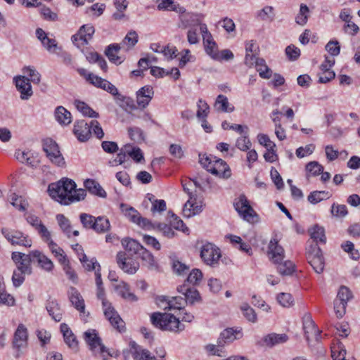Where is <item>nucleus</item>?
I'll use <instances>...</instances> for the list:
<instances>
[{
	"label": "nucleus",
	"instance_id": "obj_1",
	"mask_svg": "<svg viewBox=\"0 0 360 360\" xmlns=\"http://www.w3.org/2000/svg\"><path fill=\"white\" fill-rule=\"evenodd\" d=\"M76 188L75 182L68 178H63L56 183L49 184V195L55 200L63 205H69L68 198Z\"/></svg>",
	"mask_w": 360,
	"mask_h": 360
},
{
	"label": "nucleus",
	"instance_id": "obj_2",
	"mask_svg": "<svg viewBox=\"0 0 360 360\" xmlns=\"http://www.w3.org/2000/svg\"><path fill=\"white\" fill-rule=\"evenodd\" d=\"M152 324L162 330L179 333L184 330V325L172 314L155 312L150 316Z\"/></svg>",
	"mask_w": 360,
	"mask_h": 360
},
{
	"label": "nucleus",
	"instance_id": "obj_3",
	"mask_svg": "<svg viewBox=\"0 0 360 360\" xmlns=\"http://www.w3.org/2000/svg\"><path fill=\"white\" fill-rule=\"evenodd\" d=\"M97 297L98 299L102 300V304L104 310L105 316L109 320L111 325L118 330L120 332L124 328V322L120 318V315L115 311L114 307H112L111 303H110L105 298V292L103 286L101 288H97Z\"/></svg>",
	"mask_w": 360,
	"mask_h": 360
},
{
	"label": "nucleus",
	"instance_id": "obj_4",
	"mask_svg": "<svg viewBox=\"0 0 360 360\" xmlns=\"http://www.w3.org/2000/svg\"><path fill=\"white\" fill-rule=\"evenodd\" d=\"M43 150L49 160L55 165L60 167L65 166V159L61 154L58 144L51 139H46L43 141Z\"/></svg>",
	"mask_w": 360,
	"mask_h": 360
},
{
	"label": "nucleus",
	"instance_id": "obj_5",
	"mask_svg": "<svg viewBox=\"0 0 360 360\" xmlns=\"http://www.w3.org/2000/svg\"><path fill=\"white\" fill-rule=\"evenodd\" d=\"M307 258L315 272L321 274L323 271L324 259L318 244H313L309 246L307 252Z\"/></svg>",
	"mask_w": 360,
	"mask_h": 360
},
{
	"label": "nucleus",
	"instance_id": "obj_6",
	"mask_svg": "<svg viewBox=\"0 0 360 360\" xmlns=\"http://www.w3.org/2000/svg\"><path fill=\"white\" fill-rule=\"evenodd\" d=\"M221 256L219 248L212 243H207L201 248L200 257L207 265L212 266L217 265Z\"/></svg>",
	"mask_w": 360,
	"mask_h": 360
},
{
	"label": "nucleus",
	"instance_id": "obj_7",
	"mask_svg": "<svg viewBox=\"0 0 360 360\" xmlns=\"http://www.w3.org/2000/svg\"><path fill=\"white\" fill-rule=\"evenodd\" d=\"M234 207L239 215L249 222L253 221L254 217H257L245 195L239 196L234 202Z\"/></svg>",
	"mask_w": 360,
	"mask_h": 360
},
{
	"label": "nucleus",
	"instance_id": "obj_8",
	"mask_svg": "<svg viewBox=\"0 0 360 360\" xmlns=\"http://www.w3.org/2000/svg\"><path fill=\"white\" fill-rule=\"evenodd\" d=\"M95 32L94 26L91 24L82 25L78 32L72 37V42L77 47L81 48L88 44Z\"/></svg>",
	"mask_w": 360,
	"mask_h": 360
},
{
	"label": "nucleus",
	"instance_id": "obj_9",
	"mask_svg": "<svg viewBox=\"0 0 360 360\" xmlns=\"http://www.w3.org/2000/svg\"><path fill=\"white\" fill-rule=\"evenodd\" d=\"M4 236L9 241L12 245H23L25 247H31L32 240L29 238L27 236H25L23 233L16 231L10 230L6 228H4L1 230Z\"/></svg>",
	"mask_w": 360,
	"mask_h": 360
},
{
	"label": "nucleus",
	"instance_id": "obj_10",
	"mask_svg": "<svg viewBox=\"0 0 360 360\" xmlns=\"http://www.w3.org/2000/svg\"><path fill=\"white\" fill-rule=\"evenodd\" d=\"M85 342L92 351L99 350L101 353L106 351L105 347L101 343V339L98 337L97 331L94 329H89L84 333Z\"/></svg>",
	"mask_w": 360,
	"mask_h": 360
},
{
	"label": "nucleus",
	"instance_id": "obj_11",
	"mask_svg": "<svg viewBox=\"0 0 360 360\" xmlns=\"http://www.w3.org/2000/svg\"><path fill=\"white\" fill-rule=\"evenodd\" d=\"M13 82L18 91L20 93L21 99L27 100L32 96L33 92L28 78L18 75L13 78Z\"/></svg>",
	"mask_w": 360,
	"mask_h": 360
},
{
	"label": "nucleus",
	"instance_id": "obj_12",
	"mask_svg": "<svg viewBox=\"0 0 360 360\" xmlns=\"http://www.w3.org/2000/svg\"><path fill=\"white\" fill-rule=\"evenodd\" d=\"M303 330L304 331V336L307 341L310 339V335L314 334L316 340H319L321 331L316 327L314 321L312 320L311 316L309 314H305L302 318Z\"/></svg>",
	"mask_w": 360,
	"mask_h": 360
},
{
	"label": "nucleus",
	"instance_id": "obj_13",
	"mask_svg": "<svg viewBox=\"0 0 360 360\" xmlns=\"http://www.w3.org/2000/svg\"><path fill=\"white\" fill-rule=\"evenodd\" d=\"M268 255L273 263H279L285 257V251L276 239H271L268 247Z\"/></svg>",
	"mask_w": 360,
	"mask_h": 360
},
{
	"label": "nucleus",
	"instance_id": "obj_14",
	"mask_svg": "<svg viewBox=\"0 0 360 360\" xmlns=\"http://www.w3.org/2000/svg\"><path fill=\"white\" fill-rule=\"evenodd\" d=\"M73 131L79 141H86L91 134L90 124L84 120L77 121L75 123Z\"/></svg>",
	"mask_w": 360,
	"mask_h": 360
},
{
	"label": "nucleus",
	"instance_id": "obj_15",
	"mask_svg": "<svg viewBox=\"0 0 360 360\" xmlns=\"http://www.w3.org/2000/svg\"><path fill=\"white\" fill-rule=\"evenodd\" d=\"M153 95L154 91L151 86H143L136 92L137 104L143 108H146L150 102Z\"/></svg>",
	"mask_w": 360,
	"mask_h": 360
},
{
	"label": "nucleus",
	"instance_id": "obj_16",
	"mask_svg": "<svg viewBox=\"0 0 360 360\" xmlns=\"http://www.w3.org/2000/svg\"><path fill=\"white\" fill-rule=\"evenodd\" d=\"M210 172L224 179L229 178L231 174L229 165L221 159L214 160V165L210 169Z\"/></svg>",
	"mask_w": 360,
	"mask_h": 360
},
{
	"label": "nucleus",
	"instance_id": "obj_17",
	"mask_svg": "<svg viewBox=\"0 0 360 360\" xmlns=\"http://www.w3.org/2000/svg\"><path fill=\"white\" fill-rule=\"evenodd\" d=\"M27 330L23 324H19L15 333L13 340V347L20 349L27 345Z\"/></svg>",
	"mask_w": 360,
	"mask_h": 360
},
{
	"label": "nucleus",
	"instance_id": "obj_18",
	"mask_svg": "<svg viewBox=\"0 0 360 360\" xmlns=\"http://www.w3.org/2000/svg\"><path fill=\"white\" fill-rule=\"evenodd\" d=\"M161 300L165 302V310H180L186 304V300L181 296L169 297L167 296H162Z\"/></svg>",
	"mask_w": 360,
	"mask_h": 360
},
{
	"label": "nucleus",
	"instance_id": "obj_19",
	"mask_svg": "<svg viewBox=\"0 0 360 360\" xmlns=\"http://www.w3.org/2000/svg\"><path fill=\"white\" fill-rule=\"evenodd\" d=\"M32 261L37 262L39 266L46 271H51L53 269V263L46 255L38 250L31 252Z\"/></svg>",
	"mask_w": 360,
	"mask_h": 360
},
{
	"label": "nucleus",
	"instance_id": "obj_20",
	"mask_svg": "<svg viewBox=\"0 0 360 360\" xmlns=\"http://www.w3.org/2000/svg\"><path fill=\"white\" fill-rule=\"evenodd\" d=\"M69 299L72 305L78 310L80 313H85V304L84 301L78 292V290L73 287H71L68 291Z\"/></svg>",
	"mask_w": 360,
	"mask_h": 360
},
{
	"label": "nucleus",
	"instance_id": "obj_21",
	"mask_svg": "<svg viewBox=\"0 0 360 360\" xmlns=\"http://www.w3.org/2000/svg\"><path fill=\"white\" fill-rule=\"evenodd\" d=\"M117 262L119 266L126 273L134 274L139 269L137 263L126 262L125 253L120 252L117 255Z\"/></svg>",
	"mask_w": 360,
	"mask_h": 360
},
{
	"label": "nucleus",
	"instance_id": "obj_22",
	"mask_svg": "<svg viewBox=\"0 0 360 360\" xmlns=\"http://www.w3.org/2000/svg\"><path fill=\"white\" fill-rule=\"evenodd\" d=\"M60 330L63 335L64 341L71 349H76L78 346V341L75 335L69 328L67 324L62 323L60 325Z\"/></svg>",
	"mask_w": 360,
	"mask_h": 360
},
{
	"label": "nucleus",
	"instance_id": "obj_23",
	"mask_svg": "<svg viewBox=\"0 0 360 360\" xmlns=\"http://www.w3.org/2000/svg\"><path fill=\"white\" fill-rule=\"evenodd\" d=\"M202 211V205L197 203V197L195 199H188L183 208V214L185 217H191L200 213Z\"/></svg>",
	"mask_w": 360,
	"mask_h": 360
},
{
	"label": "nucleus",
	"instance_id": "obj_24",
	"mask_svg": "<svg viewBox=\"0 0 360 360\" xmlns=\"http://www.w3.org/2000/svg\"><path fill=\"white\" fill-rule=\"evenodd\" d=\"M84 186L86 191L91 194L96 195L98 197L105 198L106 193L101 187V186L95 180L88 179L84 181Z\"/></svg>",
	"mask_w": 360,
	"mask_h": 360
},
{
	"label": "nucleus",
	"instance_id": "obj_25",
	"mask_svg": "<svg viewBox=\"0 0 360 360\" xmlns=\"http://www.w3.org/2000/svg\"><path fill=\"white\" fill-rule=\"evenodd\" d=\"M288 337L286 334L271 333L266 335L263 340L264 345L268 347H274V345L286 342Z\"/></svg>",
	"mask_w": 360,
	"mask_h": 360
},
{
	"label": "nucleus",
	"instance_id": "obj_26",
	"mask_svg": "<svg viewBox=\"0 0 360 360\" xmlns=\"http://www.w3.org/2000/svg\"><path fill=\"white\" fill-rule=\"evenodd\" d=\"M46 310L52 319L59 322L62 319V311L55 300L49 299L46 306Z\"/></svg>",
	"mask_w": 360,
	"mask_h": 360
},
{
	"label": "nucleus",
	"instance_id": "obj_27",
	"mask_svg": "<svg viewBox=\"0 0 360 360\" xmlns=\"http://www.w3.org/2000/svg\"><path fill=\"white\" fill-rule=\"evenodd\" d=\"M117 292L124 299L134 302L137 300L136 296L130 292L129 286L127 283L122 281L115 287Z\"/></svg>",
	"mask_w": 360,
	"mask_h": 360
},
{
	"label": "nucleus",
	"instance_id": "obj_28",
	"mask_svg": "<svg viewBox=\"0 0 360 360\" xmlns=\"http://www.w3.org/2000/svg\"><path fill=\"white\" fill-rule=\"evenodd\" d=\"M56 120L63 125H68L72 122L71 113L63 106H58L55 110Z\"/></svg>",
	"mask_w": 360,
	"mask_h": 360
},
{
	"label": "nucleus",
	"instance_id": "obj_29",
	"mask_svg": "<svg viewBox=\"0 0 360 360\" xmlns=\"http://www.w3.org/2000/svg\"><path fill=\"white\" fill-rule=\"evenodd\" d=\"M122 245L124 249L131 255H139L143 248L138 241L129 238L122 239Z\"/></svg>",
	"mask_w": 360,
	"mask_h": 360
},
{
	"label": "nucleus",
	"instance_id": "obj_30",
	"mask_svg": "<svg viewBox=\"0 0 360 360\" xmlns=\"http://www.w3.org/2000/svg\"><path fill=\"white\" fill-rule=\"evenodd\" d=\"M120 49L121 46L118 44H110L106 48L105 53L110 61L115 64H120L122 63L120 57L117 56Z\"/></svg>",
	"mask_w": 360,
	"mask_h": 360
},
{
	"label": "nucleus",
	"instance_id": "obj_31",
	"mask_svg": "<svg viewBox=\"0 0 360 360\" xmlns=\"http://www.w3.org/2000/svg\"><path fill=\"white\" fill-rule=\"evenodd\" d=\"M206 53L214 60L219 59V53L217 51L216 43L212 38H205L203 40Z\"/></svg>",
	"mask_w": 360,
	"mask_h": 360
},
{
	"label": "nucleus",
	"instance_id": "obj_32",
	"mask_svg": "<svg viewBox=\"0 0 360 360\" xmlns=\"http://www.w3.org/2000/svg\"><path fill=\"white\" fill-rule=\"evenodd\" d=\"M275 264H277L278 271L283 276L291 275L295 271V265L290 260L281 261Z\"/></svg>",
	"mask_w": 360,
	"mask_h": 360
},
{
	"label": "nucleus",
	"instance_id": "obj_33",
	"mask_svg": "<svg viewBox=\"0 0 360 360\" xmlns=\"http://www.w3.org/2000/svg\"><path fill=\"white\" fill-rule=\"evenodd\" d=\"M56 220L61 231L68 237L70 238L72 233V226L70 221L63 214L56 215Z\"/></svg>",
	"mask_w": 360,
	"mask_h": 360
},
{
	"label": "nucleus",
	"instance_id": "obj_34",
	"mask_svg": "<svg viewBox=\"0 0 360 360\" xmlns=\"http://www.w3.org/2000/svg\"><path fill=\"white\" fill-rule=\"evenodd\" d=\"M120 209L124 214L133 223H136L139 219H140L141 214L134 207H130L126 204L122 203L120 205Z\"/></svg>",
	"mask_w": 360,
	"mask_h": 360
},
{
	"label": "nucleus",
	"instance_id": "obj_35",
	"mask_svg": "<svg viewBox=\"0 0 360 360\" xmlns=\"http://www.w3.org/2000/svg\"><path fill=\"white\" fill-rule=\"evenodd\" d=\"M110 224L105 217H98L95 220V225L93 230L98 233H105L110 230Z\"/></svg>",
	"mask_w": 360,
	"mask_h": 360
},
{
	"label": "nucleus",
	"instance_id": "obj_36",
	"mask_svg": "<svg viewBox=\"0 0 360 360\" xmlns=\"http://www.w3.org/2000/svg\"><path fill=\"white\" fill-rule=\"evenodd\" d=\"M255 67L262 78L269 79L271 77L272 71L266 65V62L263 58H257Z\"/></svg>",
	"mask_w": 360,
	"mask_h": 360
},
{
	"label": "nucleus",
	"instance_id": "obj_37",
	"mask_svg": "<svg viewBox=\"0 0 360 360\" xmlns=\"http://www.w3.org/2000/svg\"><path fill=\"white\" fill-rule=\"evenodd\" d=\"M173 271L179 276L186 274L189 271V266L181 262L175 257H170Z\"/></svg>",
	"mask_w": 360,
	"mask_h": 360
},
{
	"label": "nucleus",
	"instance_id": "obj_38",
	"mask_svg": "<svg viewBox=\"0 0 360 360\" xmlns=\"http://www.w3.org/2000/svg\"><path fill=\"white\" fill-rule=\"evenodd\" d=\"M215 108L222 112H233L234 107H229V103L226 96L220 94L217 96L215 104Z\"/></svg>",
	"mask_w": 360,
	"mask_h": 360
},
{
	"label": "nucleus",
	"instance_id": "obj_39",
	"mask_svg": "<svg viewBox=\"0 0 360 360\" xmlns=\"http://www.w3.org/2000/svg\"><path fill=\"white\" fill-rule=\"evenodd\" d=\"M75 105L77 109L84 116L89 117H98V113L91 108L86 103L80 101H75Z\"/></svg>",
	"mask_w": 360,
	"mask_h": 360
},
{
	"label": "nucleus",
	"instance_id": "obj_40",
	"mask_svg": "<svg viewBox=\"0 0 360 360\" xmlns=\"http://www.w3.org/2000/svg\"><path fill=\"white\" fill-rule=\"evenodd\" d=\"M51 252L58 258V260L61 264H65L67 262V257L64 255V251L62 248L53 241V240L46 243Z\"/></svg>",
	"mask_w": 360,
	"mask_h": 360
},
{
	"label": "nucleus",
	"instance_id": "obj_41",
	"mask_svg": "<svg viewBox=\"0 0 360 360\" xmlns=\"http://www.w3.org/2000/svg\"><path fill=\"white\" fill-rule=\"evenodd\" d=\"M77 71L79 74L81 76L84 77L88 82H89L96 87H99L100 83L101 82L103 78L96 75H94L93 73L88 72L87 70L84 68L78 69Z\"/></svg>",
	"mask_w": 360,
	"mask_h": 360
},
{
	"label": "nucleus",
	"instance_id": "obj_42",
	"mask_svg": "<svg viewBox=\"0 0 360 360\" xmlns=\"http://www.w3.org/2000/svg\"><path fill=\"white\" fill-rule=\"evenodd\" d=\"M79 260L82 263L83 266L87 271L96 270L101 269L100 264L97 262L96 258H91L89 259L84 253H82V256L79 257Z\"/></svg>",
	"mask_w": 360,
	"mask_h": 360
},
{
	"label": "nucleus",
	"instance_id": "obj_43",
	"mask_svg": "<svg viewBox=\"0 0 360 360\" xmlns=\"http://www.w3.org/2000/svg\"><path fill=\"white\" fill-rule=\"evenodd\" d=\"M330 196V195L328 191H315L310 193L307 199L311 204H316L323 200L328 199Z\"/></svg>",
	"mask_w": 360,
	"mask_h": 360
},
{
	"label": "nucleus",
	"instance_id": "obj_44",
	"mask_svg": "<svg viewBox=\"0 0 360 360\" xmlns=\"http://www.w3.org/2000/svg\"><path fill=\"white\" fill-rule=\"evenodd\" d=\"M311 237L317 244L318 242L325 243L326 238L325 236L324 229L319 225H315L311 231Z\"/></svg>",
	"mask_w": 360,
	"mask_h": 360
},
{
	"label": "nucleus",
	"instance_id": "obj_45",
	"mask_svg": "<svg viewBox=\"0 0 360 360\" xmlns=\"http://www.w3.org/2000/svg\"><path fill=\"white\" fill-rule=\"evenodd\" d=\"M236 146L242 151H248L250 149L252 143L249 139L248 132L244 133V134L237 139Z\"/></svg>",
	"mask_w": 360,
	"mask_h": 360
},
{
	"label": "nucleus",
	"instance_id": "obj_46",
	"mask_svg": "<svg viewBox=\"0 0 360 360\" xmlns=\"http://www.w3.org/2000/svg\"><path fill=\"white\" fill-rule=\"evenodd\" d=\"M184 298L186 300V304L189 303L191 304H193L195 302L200 300V296L198 291L193 288H187L186 290V292H184Z\"/></svg>",
	"mask_w": 360,
	"mask_h": 360
},
{
	"label": "nucleus",
	"instance_id": "obj_47",
	"mask_svg": "<svg viewBox=\"0 0 360 360\" xmlns=\"http://www.w3.org/2000/svg\"><path fill=\"white\" fill-rule=\"evenodd\" d=\"M309 8L307 5L302 4L300 5V11L295 18V21L300 25H304L308 20Z\"/></svg>",
	"mask_w": 360,
	"mask_h": 360
},
{
	"label": "nucleus",
	"instance_id": "obj_48",
	"mask_svg": "<svg viewBox=\"0 0 360 360\" xmlns=\"http://www.w3.org/2000/svg\"><path fill=\"white\" fill-rule=\"evenodd\" d=\"M139 257L145 262V264L150 268L155 266V259L153 255L145 248H142V250L139 252Z\"/></svg>",
	"mask_w": 360,
	"mask_h": 360
},
{
	"label": "nucleus",
	"instance_id": "obj_49",
	"mask_svg": "<svg viewBox=\"0 0 360 360\" xmlns=\"http://www.w3.org/2000/svg\"><path fill=\"white\" fill-rule=\"evenodd\" d=\"M137 42L138 34L135 31L131 30L128 32L120 45L121 47L128 46V48H132Z\"/></svg>",
	"mask_w": 360,
	"mask_h": 360
},
{
	"label": "nucleus",
	"instance_id": "obj_50",
	"mask_svg": "<svg viewBox=\"0 0 360 360\" xmlns=\"http://www.w3.org/2000/svg\"><path fill=\"white\" fill-rule=\"evenodd\" d=\"M32 261V256H31V252H30V256L24 259L22 262L17 264V269L24 274H31L32 268L30 266V263Z\"/></svg>",
	"mask_w": 360,
	"mask_h": 360
},
{
	"label": "nucleus",
	"instance_id": "obj_51",
	"mask_svg": "<svg viewBox=\"0 0 360 360\" xmlns=\"http://www.w3.org/2000/svg\"><path fill=\"white\" fill-rule=\"evenodd\" d=\"M306 170L308 173L307 176L309 175L317 176L323 172V167L316 161H311L306 165Z\"/></svg>",
	"mask_w": 360,
	"mask_h": 360
},
{
	"label": "nucleus",
	"instance_id": "obj_52",
	"mask_svg": "<svg viewBox=\"0 0 360 360\" xmlns=\"http://www.w3.org/2000/svg\"><path fill=\"white\" fill-rule=\"evenodd\" d=\"M133 356L135 360H150L153 357L148 350L142 349L139 346L134 347Z\"/></svg>",
	"mask_w": 360,
	"mask_h": 360
},
{
	"label": "nucleus",
	"instance_id": "obj_53",
	"mask_svg": "<svg viewBox=\"0 0 360 360\" xmlns=\"http://www.w3.org/2000/svg\"><path fill=\"white\" fill-rule=\"evenodd\" d=\"M80 221L85 229H93L96 217L86 213L79 215Z\"/></svg>",
	"mask_w": 360,
	"mask_h": 360
},
{
	"label": "nucleus",
	"instance_id": "obj_54",
	"mask_svg": "<svg viewBox=\"0 0 360 360\" xmlns=\"http://www.w3.org/2000/svg\"><path fill=\"white\" fill-rule=\"evenodd\" d=\"M238 335H240V332L239 330H233V328L225 329L221 333V338H224L225 342L229 344L239 338L238 337Z\"/></svg>",
	"mask_w": 360,
	"mask_h": 360
},
{
	"label": "nucleus",
	"instance_id": "obj_55",
	"mask_svg": "<svg viewBox=\"0 0 360 360\" xmlns=\"http://www.w3.org/2000/svg\"><path fill=\"white\" fill-rule=\"evenodd\" d=\"M22 72L25 74H27L30 77V82L31 81L34 84H39L41 81V75L31 66L25 67L22 69Z\"/></svg>",
	"mask_w": 360,
	"mask_h": 360
},
{
	"label": "nucleus",
	"instance_id": "obj_56",
	"mask_svg": "<svg viewBox=\"0 0 360 360\" xmlns=\"http://www.w3.org/2000/svg\"><path fill=\"white\" fill-rule=\"evenodd\" d=\"M348 213L347 208L345 205H338L333 203L331 207V214L335 217H344Z\"/></svg>",
	"mask_w": 360,
	"mask_h": 360
},
{
	"label": "nucleus",
	"instance_id": "obj_57",
	"mask_svg": "<svg viewBox=\"0 0 360 360\" xmlns=\"http://www.w3.org/2000/svg\"><path fill=\"white\" fill-rule=\"evenodd\" d=\"M352 298V293L346 286H341L338 292L337 299L339 302L347 304V302Z\"/></svg>",
	"mask_w": 360,
	"mask_h": 360
},
{
	"label": "nucleus",
	"instance_id": "obj_58",
	"mask_svg": "<svg viewBox=\"0 0 360 360\" xmlns=\"http://www.w3.org/2000/svg\"><path fill=\"white\" fill-rule=\"evenodd\" d=\"M259 143L264 146L268 151L274 150L276 148V144L271 141L266 134H259L257 136Z\"/></svg>",
	"mask_w": 360,
	"mask_h": 360
},
{
	"label": "nucleus",
	"instance_id": "obj_59",
	"mask_svg": "<svg viewBox=\"0 0 360 360\" xmlns=\"http://www.w3.org/2000/svg\"><path fill=\"white\" fill-rule=\"evenodd\" d=\"M202 278V273L198 269H193L188 276L187 282L193 285H197Z\"/></svg>",
	"mask_w": 360,
	"mask_h": 360
},
{
	"label": "nucleus",
	"instance_id": "obj_60",
	"mask_svg": "<svg viewBox=\"0 0 360 360\" xmlns=\"http://www.w3.org/2000/svg\"><path fill=\"white\" fill-rule=\"evenodd\" d=\"M277 300L278 303L284 307H290L293 302L292 295L285 292L278 294L277 296Z\"/></svg>",
	"mask_w": 360,
	"mask_h": 360
},
{
	"label": "nucleus",
	"instance_id": "obj_61",
	"mask_svg": "<svg viewBox=\"0 0 360 360\" xmlns=\"http://www.w3.org/2000/svg\"><path fill=\"white\" fill-rule=\"evenodd\" d=\"M74 191V194H70L68 198L69 204L74 201H80L84 200L85 196L86 195V190L83 188L76 189V188L72 191Z\"/></svg>",
	"mask_w": 360,
	"mask_h": 360
},
{
	"label": "nucleus",
	"instance_id": "obj_62",
	"mask_svg": "<svg viewBox=\"0 0 360 360\" xmlns=\"http://www.w3.org/2000/svg\"><path fill=\"white\" fill-rule=\"evenodd\" d=\"M181 184L184 191L188 194L189 199L195 200V197H197V191H193V184L191 182V180L188 181H182Z\"/></svg>",
	"mask_w": 360,
	"mask_h": 360
},
{
	"label": "nucleus",
	"instance_id": "obj_63",
	"mask_svg": "<svg viewBox=\"0 0 360 360\" xmlns=\"http://www.w3.org/2000/svg\"><path fill=\"white\" fill-rule=\"evenodd\" d=\"M241 310L243 311L245 317L251 322H255L257 320V315L252 308L248 304H245L241 307Z\"/></svg>",
	"mask_w": 360,
	"mask_h": 360
},
{
	"label": "nucleus",
	"instance_id": "obj_64",
	"mask_svg": "<svg viewBox=\"0 0 360 360\" xmlns=\"http://www.w3.org/2000/svg\"><path fill=\"white\" fill-rule=\"evenodd\" d=\"M331 356L334 360H345L346 350L342 347V344L334 348L331 352Z\"/></svg>",
	"mask_w": 360,
	"mask_h": 360
}]
</instances>
